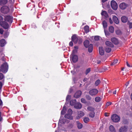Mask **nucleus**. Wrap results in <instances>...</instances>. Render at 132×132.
Returning a JSON list of instances; mask_svg holds the SVG:
<instances>
[{"instance_id": "a211bd4d", "label": "nucleus", "mask_w": 132, "mask_h": 132, "mask_svg": "<svg viewBox=\"0 0 132 132\" xmlns=\"http://www.w3.org/2000/svg\"><path fill=\"white\" fill-rule=\"evenodd\" d=\"M105 44L106 45L109 47H113L114 45L111 42L109 41H106L105 42Z\"/></svg>"}, {"instance_id": "412c9836", "label": "nucleus", "mask_w": 132, "mask_h": 132, "mask_svg": "<svg viewBox=\"0 0 132 132\" xmlns=\"http://www.w3.org/2000/svg\"><path fill=\"white\" fill-rule=\"evenodd\" d=\"M89 41L88 40H86L84 42V44L85 46V47L86 48H87L89 46Z\"/></svg>"}, {"instance_id": "c756f323", "label": "nucleus", "mask_w": 132, "mask_h": 132, "mask_svg": "<svg viewBox=\"0 0 132 132\" xmlns=\"http://www.w3.org/2000/svg\"><path fill=\"white\" fill-rule=\"evenodd\" d=\"M76 100H72L70 102V104L71 106L74 105L76 104Z\"/></svg>"}, {"instance_id": "39448f33", "label": "nucleus", "mask_w": 132, "mask_h": 132, "mask_svg": "<svg viewBox=\"0 0 132 132\" xmlns=\"http://www.w3.org/2000/svg\"><path fill=\"white\" fill-rule=\"evenodd\" d=\"M111 5L112 8L113 10H117L118 7V4L115 1H112L111 2Z\"/></svg>"}, {"instance_id": "680f3d73", "label": "nucleus", "mask_w": 132, "mask_h": 132, "mask_svg": "<svg viewBox=\"0 0 132 132\" xmlns=\"http://www.w3.org/2000/svg\"><path fill=\"white\" fill-rule=\"evenodd\" d=\"M2 86V84L1 81H0V90L1 89Z\"/></svg>"}, {"instance_id": "5701e85b", "label": "nucleus", "mask_w": 132, "mask_h": 132, "mask_svg": "<svg viewBox=\"0 0 132 132\" xmlns=\"http://www.w3.org/2000/svg\"><path fill=\"white\" fill-rule=\"evenodd\" d=\"M102 15L104 16L106 18H108L109 17L108 15L107 12L105 11H103L101 13Z\"/></svg>"}, {"instance_id": "dca6fc26", "label": "nucleus", "mask_w": 132, "mask_h": 132, "mask_svg": "<svg viewBox=\"0 0 132 132\" xmlns=\"http://www.w3.org/2000/svg\"><path fill=\"white\" fill-rule=\"evenodd\" d=\"M6 44V41L4 39H2L0 40V46H1L3 47Z\"/></svg>"}, {"instance_id": "0e129e2a", "label": "nucleus", "mask_w": 132, "mask_h": 132, "mask_svg": "<svg viewBox=\"0 0 132 132\" xmlns=\"http://www.w3.org/2000/svg\"><path fill=\"white\" fill-rule=\"evenodd\" d=\"M126 64H127V66L129 67H132V66H130V65H129V63H128V62H126Z\"/></svg>"}, {"instance_id": "f257e3e1", "label": "nucleus", "mask_w": 132, "mask_h": 132, "mask_svg": "<svg viewBox=\"0 0 132 132\" xmlns=\"http://www.w3.org/2000/svg\"><path fill=\"white\" fill-rule=\"evenodd\" d=\"M71 40L75 44L78 43L80 44L82 42V38L79 36H77L76 35H73L72 36Z\"/></svg>"}, {"instance_id": "7ed1b4c3", "label": "nucleus", "mask_w": 132, "mask_h": 132, "mask_svg": "<svg viewBox=\"0 0 132 132\" xmlns=\"http://www.w3.org/2000/svg\"><path fill=\"white\" fill-rule=\"evenodd\" d=\"M111 119L113 122H119L120 119V117L116 114H113L111 117Z\"/></svg>"}, {"instance_id": "a878e982", "label": "nucleus", "mask_w": 132, "mask_h": 132, "mask_svg": "<svg viewBox=\"0 0 132 132\" xmlns=\"http://www.w3.org/2000/svg\"><path fill=\"white\" fill-rule=\"evenodd\" d=\"M84 29L85 31L86 34L88 33L89 32V27L88 25H86L85 26Z\"/></svg>"}, {"instance_id": "603ef678", "label": "nucleus", "mask_w": 132, "mask_h": 132, "mask_svg": "<svg viewBox=\"0 0 132 132\" xmlns=\"http://www.w3.org/2000/svg\"><path fill=\"white\" fill-rule=\"evenodd\" d=\"M104 32L106 36H109L110 35V33L108 31L104 30Z\"/></svg>"}, {"instance_id": "a18cd8bd", "label": "nucleus", "mask_w": 132, "mask_h": 132, "mask_svg": "<svg viewBox=\"0 0 132 132\" xmlns=\"http://www.w3.org/2000/svg\"><path fill=\"white\" fill-rule=\"evenodd\" d=\"M128 24L129 25V28L131 29L132 28V23L130 22L129 21L128 22Z\"/></svg>"}, {"instance_id": "4c0bfd02", "label": "nucleus", "mask_w": 132, "mask_h": 132, "mask_svg": "<svg viewBox=\"0 0 132 132\" xmlns=\"http://www.w3.org/2000/svg\"><path fill=\"white\" fill-rule=\"evenodd\" d=\"M89 118L88 117H85L83 119L84 121L86 123H87L89 121Z\"/></svg>"}, {"instance_id": "8fccbe9b", "label": "nucleus", "mask_w": 132, "mask_h": 132, "mask_svg": "<svg viewBox=\"0 0 132 132\" xmlns=\"http://www.w3.org/2000/svg\"><path fill=\"white\" fill-rule=\"evenodd\" d=\"M71 97V96L70 95H68L66 98V100L67 101L69 100Z\"/></svg>"}, {"instance_id": "052dcab7", "label": "nucleus", "mask_w": 132, "mask_h": 132, "mask_svg": "<svg viewBox=\"0 0 132 132\" xmlns=\"http://www.w3.org/2000/svg\"><path fill=\"white\" fill-rule=\"evenodd\" d=\"M111 103H112L111 102H108L106 103V105L107 106H109V105H111Z\"/></svg>"}, {"instance_id": "f3484780", "label": "nucleus", "mask_w": 132, "mask_h": 132, "mask_svg": "<svg viewBox=\"0 0 132 132\" xmlns=\"http://www.w3.org/2000/svg\"><path fill=\"white\" fill-rule=\"evenodd\" d=\"M99 53L100 55H103L104 54V52L103 47H99Z\"/></svg>"}, {"instance_id": "7c9ffc66", "label": "nucleus", "mask_w": 132, "mask_h": 132, "mask_svg": "<svg viewBox=\"0 0 132 132\" xmlns=\"http://www.w3.org/2000/svg\"><path fill=\"white\" fill-rule=\"evenodd\" d=\"M87 109L88 111H90V112L94 111L95 110L94 108L90 106H88L87 108Z\"/></svg>"}, {"instance_id": "4d7b16f0", "label": "nucleus", "mask_w": 132, "mask_h": 132, "mask_svg": "<svg viewBox=\"0 0 132 132\" xmlns=\"http://www.w3.org/2000/svg\"><path fill=\"white\" fill-rule=\"evenodd\" d=\"M109 21L110 24H111L113 23V21H112V19L111 18H109Z\"/></svg>"}, {"instance_id": "58836bf2", "label": "nucleus", "mask_w": 132, "mask_h": 132, "mask_svg": "<svg viewBox=\"0 0 132 132\" xmlns=\"http://www.w3.org/2000/svg\"><path fill=\"white\" fill-rule=\"evenodd\" d=\"M118 61L117 59H115L114 60L113 62L111 63V65H113L116 64L118 63Z\"/></svg>"}, {"instance_id": "69168bd1", "label": "nucleus", "mask_w": 132, "mask_h": 132, "mask_svg": "<svg viewBox=\"0 0 132 132\" xmlns=\"http://www.w3.org/2000/svg\"><path fill=\"white\" fill-rule=\"evenodd\" d=\"M3 20V18L1 15H0V22Z\"/></svg>"}, {"instance_id": "473e14b6", "label": "nucleus", "mask_w": 132, "mask_h": 132, "mask_svg": "<svg viewBox=\"0 0 132 132\" xmlns=\"http://www.w3.org/2000/svg\"><path fill=\"white\" fill-rule=\"evenodd\" d=\"M116 35H121L122 34V32L120 30H118L116 31Z\"/></svg>"}, {"instance_id": "c85d7f7f", "label": "nucleus", "mask_w": 132, "mask_h": 132, "mask_svg": "<svg viewBox=\"0 0 132 132\" xmlns=\"http://www.w3.org/2000/svg\"><path fill=\"white\" fill-rule=\"evenodd\" d=\"M95 113L94 111L90 112L89 114L90 117L93 118H94L95 115Z\"/></svg>"}, {"instance_id": "3c124183", "label": "nucleus", "mask_w": 132, "mask_h": 132, "mask_svg": "<svg viewBox=\"0 0 132 132\" xmlns=\"http://www.w3.org/2000/svg\"><path fill=\"white\" fill-rule=\"evenodd\" d=\"M74 48L75 49L73 51V52H74L75 51V52H77V50H76V49L77 50L78 48V47L77 46H75L74 47Z\"/></svg>"}, {"instance_id": "f704fd0d", "label": "nucleus", "mask_w": 132, "mask_h": 132, "mask_svg": "<svg viewBox=\"0 0 132 132\" xmlns=\"http://www.w3.org/2000/svg\"><path fill=\"white\" fill-rule=\"evenodd\" d=\"M95 100L96 102H99L101 100V97L99 96H97L95 97Z\"/></svg>"}, {"instance_id": "4be33fe9", "label": "nucleus", "mask_w": 132, "mask_h": 132, "mask_svg": "<svg viewBox=\"0 0 132 132\" xmlns=\"http://www.w3.org/2000/svg\"><path fill=\"white\" fill-rule=\"evenodd\" d=\"M64 117L65 118L70 120H72L73 119V118L71 115L67 113L65 115Z\"/></svg>"}, {"instance_id": "13d9d810", "label": "nucleus", "mask_w": 132, "mask_h": 132, "mask_svg": "<svg viewBox=\"0 0 132 132\" xmlns=\"http://www.w3.org/2000/svg\"><path fill=\"white\" fill-rule=\"evenodd\" d=\"M4 32L3 30L1 28L0 29V33L1 34H2Z\"/></svg>"}, {"instance_id": "c03bdc74", "label": "nucleus", "mask_w": 132, "mask_h": 132, "mask_svg": "<svg viewBox=\"0 0 132 132\" xmlns=\"http://www.w3.org/2000/svg\"><path fill=\"white\" fill-rule=\"evenodd\" d=\"M4 78V76L3 74L2 73H0V80H1Z\"/></svg>"}, {"instance_id": "0eeeda50", "label": "nucleus", "mask_w": 132, "mask_h": 132, "mask_svg": "<svg viewBox=\"0 0 132 132\" xmlns=\"http://www.w3.org/2000/svg\"><path fill=\"white\" fill-rule=\"evenodd\" d=\"M0 25L5 29H7L9 28V24L5 21L0 22Z\"/></svg>"}, {"instance_id": "5fc2aeb1", "label": "nucleus", "mask_w": 132, "mask_h": 132, "mask_svg": "<svg viewBox=\"0 0 132 132\" xmlns=\"http://www.w3.org/2000/svg\"><path fill=\"white\" fill-rule=\"evenodd\" d=\"M73 126V124L72 123H70L69 124L68 127L70 128H71Z\"/></svg>"}, {"instance_id": "9d476101", "label": "nucleus", "mask_w": 132, "mask_h": 132, "mask_svg": "<svg viewBox=\"0 0 132 132\" xmlns=\"http://www.w3.org/2000/svg\"><path fill=\"white\" fill-rule=\"evenodd\" d=\"M128 127L125 126L121 127L119 129V132H127L128 130Z\"/></svg>"}, {"instance_id": "cd10ccee", "label": "nucleus", "mask_w": 132, "mask_h": 132, "mask_svg": "<svg viewBox=\"0 0 132 132\" xmlns=\"http://www.w3.org/2000/svg\"><path fill=\"white\" fill-rule=\"evenodd\" d=\"M84 115V113L82 111H80L78 112V116L79 118L83 116Z\"/></svg>"}, {"instance_id": "f8f14e48", "label": "nucleus", "mask_w": 132, "mask_h": 132, "mask_svg": "<svg viewBox=\"0 0 132 132\" xmlns=\"http://www.w3.org/2000/svg\"><path fill=\"white\" fill-rule=\"evenodd\" d=\"M82 92L80 90H78L75 93L74 97L76 98H78L80 97L81 94Z\"/></svg>"}, {"instance_id": "774afa93", "label": "nucleus", "mask_w": 132, "mask_h": 132, "mask_svg": "<svg viewBox=\"0 0 132 132\" xmlns=\"http://www.w3.org/2000/svg\"><path fill=\"white\" fill-rule=\"evenodd\" d=\"M3 105V102L2 100L0 99V106Z\"/></svg>"}, {"instance_id": "e2e57ef3", "label": "nucleus", "mask_w": 132, "mask_h": 132, "mask_svg": "<svg viewBox=\"0 0 132 132\" xmlns=\"http://www.w3.org/2000/svg\"><path fill=\"white\" fill-rule=\"evenodd\" d=\"M1 112H0V121H2V118L1 116Z\"/></svg>"}, {"instance_id": "ea45409f", "label": "nucleus", "mask_w": 132, "mask_h": 132, "mask_svg": "<svg viewBox=\"0 0 132 132\" xmlns=\"http://www.w3.org/2000/svg\"><path fill=\"white\" fill-rule=\"evenodd\" d=\"M111 50V48L109 47H106L105 49V52L107 53L110 52Z\"/></svg>"}, {"instance_id": "37998d69", "label": "nucleus", "mask_w": 132, "mask_h": 132, "mask_svg": "<svg viewBox=\"0 0 132 132\" xmlns=\"http://www.w3.org/2000/svg\"><path fill=\"white\" fill-rule=\"evenodd\" d=\"M85 97L87 100H90L92 99L91 97L89 95H86L85 96Z\"/></svg>"}, {"instance_id": "423d86ee", "label": "nucleus", "mask_w": 132, "mask_h": 132, "mask_svg": "<svg viewBox=\"0 0 132 132\" xmlns=\"http://www.w3.org/2000/svg\"><path fill=\"white\" fill-rule=\"evenodd\" d=\"M98 93V90L96 89H91L89 92V94L91 96H95Z\"/></svg>"}, {"instance_id": "338daca9", "label": "nucleus", "mask_w": 132, "mask_h": 132, "mask_svg": "<svg viewBox=\"0 0 132 132\" xmlns=\"http://www.w3.org/2000/svg\"><path fill=\"white\" fill-rule=\"evenodd\" d=\"M104 70V71L106 70H107V68H106L105 67H103L102 68Z\"/></svg>"}, {"instance_id": "20e7f679", "label": "nucleus", "mask_w": 132, "mask_h": 132, "mask_svg": "<svg viewBox=\"0 0 132 132\" xmlns=\"http://www.w3.org/2000/svg\"><path fill=\"white\" fill-rule=\"evenodd\" d=\"M10 11L9 7L6 6H2L1 9V11L2 13L7 14Z\"/></svg>"}, {"instance_id": "6e6d98bb", "label": "nucleus", "mask_w": 132, "mask_h": 132, "mask_svg": "<svg viewBox=\"0 0 132 132\" xmlns=\"http://www.w3.org/2000/svg\"><path fill=\"white\" fill-rule=\"evenodd\" d=\"M72 41L71 40V41H70L69 43V45L71 47H72L73 46V43L72 42Z\"/></svg>"}, {"instance_id": "a19ab883", "label": "nucleus", "mask_w": 132, "mask_h": 132, "mask_svg": "<svg viewBox=\"0 0 132 132\" xmlns=\"http://www.w3.org/2000/svg\"><path fill=\"white\" fill-rule=\"evenodd\" d=\"M90 71L91 68H89L87 69L85 71V74L86 75H87Z\"/></svg>"}, {"instance_id": "1a4fd4ad", "label": "nucleus", "mask_w": 132, "mask_h": 132, "mask_svg": "<svg viewBox=\"0 0 132 132\" xmlns=\"http://www.w3.org/2000/svg\"><path fill=\"white\" fill-rule=\"evenodd\" d=\"M4 20L5 21L11 23L13 22V18L10 15H7L4 16Z\"/></svg>"}, {"instance_id": "f03ea898", "label": "nucleus", "mask_w": 132, "mask_h": 132, "mask_svg": "<svg viewBox=\"0 0 132 132\" xmlns=\"http://www.w3.org/2000/svg\"><path fill=\"white\" fill-rule=\"evenodd\" d=\"M8 65L7 63L5 62L3 63L1 66L0 70L4 73H6L8 71Z\"/></svg>"}, {"instance_id": "bf43d9fd", "label": "nucleus", "mask_w": 132, "mask_h": 132, "mask_svg": "<svg viewBox=\"0 0 132 132\" xmlns=\"http://www.w3.org/2000/svg\"><path fill=\"white\" fill-rule=\"evenodd\" d=\"M88 78H85L83 80V81L84 82H85V81H87L88 79Z\"/></svg>"}, {"instance_id": "2eb2a0df", "label": "nucleus", "mask_w": 132, "mask_h": 132, "mask_svg": "<svg viewBox=\"0 0 132 132\" xmlns=\"http://www.w3.org/2000/svg\"><path fill=\"white\" fill-rule=\"evenodd\" d=\"M121 21L123 23H126L128 21V18L125 16H123L121 17Z\"/></svg>"}, {"instance_id": "c9c22d12", "label": "nucleus", "mask_w": 132, "mask_h": 132, "mask_svg": "<svg viewBox=\"0 0 132 132\" xmlns=\"http://www.w3.org/2000/svg\"><path fill=\"white\" fill-rule=\"evenodd\" d=\"M65 107L64 106H63V109L61 111V114H62L63 115L66 113V110Z\"/></svg>"}, {"instance_id": "4468645a", "label": "nucleus", "mask_w": 132, "mask_h": 132, "mask_svg": "<svg viewBox=\"0 0 132 132\" xmlns=\"http://www.w3.org/2000/svg\"><path fill=\"white\" fill-rule=\"evenodd\" d=\"M112 19L113 22L116 24H118L119 23L118 19L116 16L113 15L112 17Z\"/></svg>"}, {"instance_id": "393cba45", "label": "nucleus", "mask_w": 132, "mask_h": 132, "mask_svg": "<svg viewBox=\"0 0 132 132\" xmlns=\"http://www.w3.org/2000/svg\"><path fill=\"white\" fill-rule=\"evenodd\" d=\"M82 105L80 103H78L75 106V107L77 109H80L82 107Z\"/></svg>"}, {"instance_id": "6ab92c4d", "label": "nucleus", "mask_w": 132, "mask_h": 132, "mask_svg": "<svg viewBox=\"0 0 132 132\" xmlns=\"http://www.w3.org/2000/svg\"><path fill=\"white\" fill-rule=\"evenodd\" d=\"M76 123L78 129H80L82 128L83 126L82 125L81 123H80L79 121H77Z\"/></svg>"}, {"instance_id": "e433bc0d", "label": "nucleus", "mask_w": 132, "mask_h": 132, "mask_svg": "<svg viewBox=\"0 0 132 132\" xmlns=\"http://www.w3.org/2000/svg\"><path fill=\"white\" fill-rule=\"evenodd\" d=\"M101 83L100 80L99 79L96 80L95 83V86H97Z\"/></svg>"}, {"instance_id": "b1692460", "label": "nucleus", "mask_w": 132, "mask_h": 132, "mask_svg": "<svg viewBox=\"0 0 132 132\" xmlns=\"http://www.w3.org/2000/svg\"><path fill=\"white\" fill-rule=\"evenodd\" d=\"M88 47V51L89 53H91L93 50V45L92 44H90L89 45Z\"/></svg>"}, {"instance_id": "79ce46f5", "label": "nucleus", "mask_w": 132, "mask_h": 132, "mask_svg": "<svg viewBox=\"0 0 132 132\" xmlns=\"http://www.w3.org/2000/svg\"><path fill=\"white\" fill-rule=\"evenodd\" d=\"M67 113L71 115L72 114V111L71 109H69L68 110Z\"/></svg>"}, {"instance_id": "aec40b11", "label": "nucleus", "mask_w": 132, "mask_h": 132, "mask_svg": "<svg viewBox=\"0 0 132 132\" xmlns=\"http://www.w3.org/2000/svg\"><path fill=\"white\" fill-rule=\"evenodd\" d=\"M8 2L7 0H1L0 1V5L3 6L6 4Z\"/></svg>"}, {"instance_id": "864d4df0", "label": "nucleus", "mask_w": 132, "mask_h": 132, "mask_svg": "<svg viewBox=\"0 0 132 132\" xmlns=\"http://www.w3.org/2000/svg\"><path fill=\"white\" fill-rule=\"evenodd\" d=\"M104 69H103L102 68L99 69L98 70V71L99 72H104V70H103Z\"/></svg>"}, {"instance_id": "6e6552de", "label": "nucleus", "mask_w": 132, "mask_h": 132, "mask_svg": "<svg viewBox=\"0 0 132 132\" xmlns=\"http://www.w3.org/2000/svg\"><path fill=\"white\" fill-rule=\"evenodd\" d=\"M78 56L76 55L72 54L71 55V60L74 63H76L78 61Z\"/></svg>"}, {"instance_id": "72a5a7b5", "label": "nucleus", "mask_w": 132, "mask_h": 132, "mask_svg": "<svg viewBox=\"0 0 132 132\" xmlns=\"http://www.w3.org/2000/svg\"><path fill=\"white\" fill-rule=\"evenodd\" d=\"M103 25L104 29L107 28V23L104 20L103 21L102 23Z\"/></svg>"}, {"instance_id": "09e8293b", "label": "nucleus", "mask_w": 132, "mask_h": 132, "mask_svg": "<svg viewBox=\"0 0 132 132\" xmlns=\"http://www.w3.org/2000/svg\"><path fill=\"white\" fill-rule=\"evenodd\" d=\"M81 102L83 103H86V101L85 100V99L83 98H82L81 99Z\"/></svg>"}, {"instance_id": "49530a36", "label": "nucleus", "mask_w": 132, "mask_h": 132, "mask_svg": "<svg viewBox=\"0 0 132 132\" xmlns=\"http://www.w3.org/2000/svg\"><path fill=\"white\" fill-rule=\"evenodd\" d=\"M123 123L125 124H127L128 123V122L127 119H124L123 121Z\"/></svg>"}, {"instance_id": "2f4dec72", "label": "nucleus", "mask_w": 132, "mask_h": 132, "mask_svg": "<svg viewBox=\"0 0 132 132\" xmlns=\"http://www.w3.org/2000/svg\"><path fill=\"white\" fill-rule=\"evenodd\" d=\"M109 31L111 33H113L114 32V28L112 26H110L109 27Z\"/></svg>"}, {"instance_id": "ddd939ff", "label": "nucleus", "mask_w": 132, "mask_h": 132, "mask_svg": "<svg viewBox=\"0 0 132 132\" xmlns=\"http://www.w3.org/2000/svg\"><path fill=\"white\" fill-rule=\"evenodd\" d=\"M128 6V4L124 3H121L119 5V7L120 9L122 10L125 9L126 7Z\"/></svg>"}, {"instance_id": "9b49d317", "label": "nucleus", "mask_w": 132, "mask_h": 132, "mask_svg": "<svg viewBox=\"0 0 132 132\" xmlns=\"http://www.w3.org/2000/svg\"><path fill=\"white\" fill-rule=\"evenodd\" d=\"M111 42L114 44L116 45H118L119 43L118 40L115 37H112L111 39Z\"/></svg>"}, {"instance_id": "de8ad7c7", "label": "nucleus", "mask_w": 132, "mask_h": 132, "mask_svg": "<svg viewBox=\"0 0 132 132\" xmlns=\"http://www.w3.org/2000/svg\"><path fill=\"white\" fill-rule=\"evenodd\" d=\"M94 39L96 41H98L100 39L99 37L98 36H95L94 37Z\"/></svg>"}, {"instance_id": "bb28decb", "label": "nucleus", "mask_w": 132, "mask_h": 132, "mask_svg": "<svg viewBox=\"0 0 132 132\" xmlns=\"http://www.w3.org/2000/svg\"><path fill=\"white\" fill-rule=\"evenodd\" d=\"M109 129L111 132H116V131L113 126L112 125L110 126Z\"/></svg>"}]
</instances>
